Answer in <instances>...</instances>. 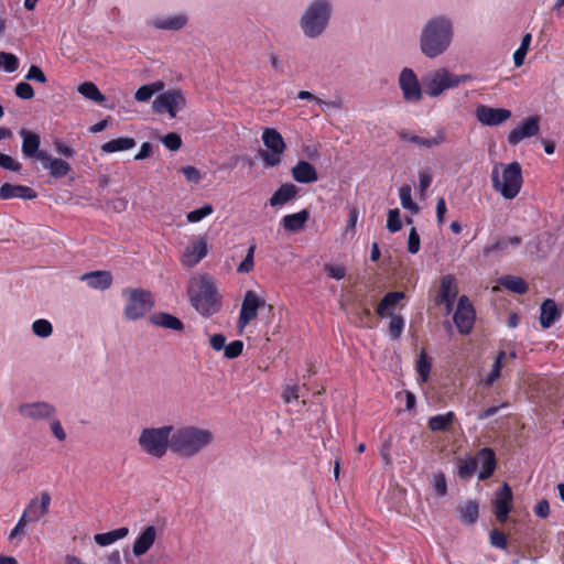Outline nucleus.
Masks as SVG:
<instances>
[{
	"instance_id": "obj_45",
	"label": "nucleus",
	"mask_w": 564,
	"mask_h": 564,
	"mask_svg": "<svg viewBox=\"0 0 564 564\" xmlns=\"http://www.w3.org/2000/svg\"><path fill=\"white\" fill-rule=\"evenodd\" d=\"M505 356H506L505 351H499V354L497 355L495 362L491 367L490 373L488 375L487 379L485 380L486 387H490L495 382V380H497L500 377L501 365H502V360H503Z\"/></svg>"
},
{
	"instance_id": "obj_15",
	"label": "nucleus",
	"mask_w": 564,
	"mask_h": 564,
	"mask_svg": "<svg viewBox=\"0 0 564 564\" xmlns=\"http://www.w3.org/2000/svg\"><path fill=\"white\" fill-rule=\"evenodd\" d=\"M477 120L485 126H498L511 118V111L505 108L479 106L475 111Z\"/></svg>"
},
{
	"instance_id": "obj_36",
	"label": "nucleus",
	"mask_w": 564,
	"mask_h": 564,
	"mask_svg": "<svg viewBox=\"0 0 564 564\" xmlns=\"http://www.w3.org/2000/svg\"><path fill=\"white\" fill-rule=\"evenodd\" d=\"M129 529L127 527H121L116 530L95 534L94 540L99 546H107L120 539H123L128 535Z\"/></svg>"
},
{
	"instance_id": "obj_30",
	"label": "nucleus",
	"mask_w": 564,
	"mask_h": 564,
	"mask_svg": "<svg viewBox=\"0 0 564 564\" xmlns=\"http://www.w3.org/2000/svg\"><path fill=\"white\" fill-rule=\"evenodd\" d=\"M150 321L155 326L172 329L175 332L184 330L183 322L170 313H165V312L155 313L150 316Z\"/></svg>"
},
{
	"instance_id": "obj_63",
	"label": "nucleus",
	"mask_w": 564,
	"mask_h": 564,
	"mask_svg": "<svg viewBox=\"0 0 564 564\" xmlns=\"http://www.w3.org/2000/svg\"><path fill=\"white\" fill-rule=\"evenodd\" d=\"M282 399L284 400L285 403H291L293 400H297L299 399L297 387L296 386L285 387L283 390V393H282Z\"/></svg>"
},
{
	"instance_id": "obj_37",
	"label": "nucleus",
	"mask_w": 564,
	"mask_h": 564,
	"mask_svg": "<svg viewBox=\"0 0 564 564\" xmlns=\"http://www.w3.org/2000/svg\"><path fill=\"white\" fill-rule=\"evenodd\" d=\"M135 147V140L130 137L112 139L101 145V150L106 153L130 150Z\"/></svg>"
},
{
	"instance_id": "obj_55",
	"label": "nucleus",
	"mask_w": 564,
	"mask_h": 564,
	"mask_svg": "<svg viewBox=\"0 0 564 564\" xmlns=\"http://www.w3.org/2000/svg\"><path fill=\"white\" fill-rule=\"evenodd\" d=\"M433 489H434V492L441 497H443L447 494L446 478L443 473H437L434 475Z\"/></svg>"
},
{
	"instance_id": "obj_26",
	"label": "nucleus",
	"mask_w": 564,
	"mask_h": 564,
	"mask_svg": "<svg viewBox=\"0 0 564 564\" xmlns=\"http://www.w3.org/2000/svg\"><path fill=\"white\" fill-rule=\"evenodd\" d=\"M80 280L86 281L91 289L107 290L112 284V274L110 271L97 270L82 275Z\"/></svg>"
},
{
	"instance_id": "obj_53",
	"label": "nucleus",
	"mask_w": 564,
	"mask_h": 564,
	"mask_svg": "<svg viewBox=\"0 0 564 564\" xmlns=\"http://www.w3.org/2000/svg\"><path fill=\"white\" fill-rule=\"evenodd\" d=\"M14 93L19 98H21L23 100H29L34 97L33 87L29 83H25V82H21V83L17 84V86L14 88Z\"/></svg>"
},
{
	"instance_id": "obj_34",
	"label": "nucleus",
	"mask_w": 564,
	"mask_h": 564,
	"mask_svg": "<svg viewBox=\"0 0 564 564\" xmlns=\"http://www.w3.org/2000/svg\"><path fill=\"white\" fill-rule=\"evenodd\" d=\"M405 297L403 292H389L379 302L376 313L380 317H386L388 310L393 308L401 300Z\"/></svg>"
},
{
	"instance_id": "obj_62",
	"label": "nucleus",
	"mask_w": 564,
	"mask_h": 564,
	"mask_svg": "<svg viewBox=\"0 0 564 564\" xmlns=\"http://www.w3.org/2000/svg\"><path fill=\"white\" fill-rule=\"evenodd\" d=\"M534 512L540 518H547L550 514V505L546 499L540 500L536 506L534 507Z\"/></svg>"
},
{
	"instance_id": "obj_10",
	"label": "nucleus",
	"mask_w": 564,
	"mask_h": 564,
	"mask_svg": "<svg viewBox=\"0 0 564 564\" xmlns=\"http://www.w3.org/2000/svg\"><path fill=\"white\" fill-rule=\"evenodd\" d=\"M399 86L402 90L403 98L408 102L421 101L423 94L419 79L411 68H403L399 76Z\"/></svg>"
},
{
	"instance_id": "obj_18",
	"label": "nucleus",
	"mask_w": 564,
	"mask_h": 564,
	"mask_svg": "<svg viewBox=\"0 0 564 564\" xmlns=\"http://www.w3.org/2000/svg\"><path fill=\"white\" fill-rule=\"evenodd\" d=\"M512 490L508 484H503L502 487L496 492L494 499L495 514L498 521L505 522L508 519V514L512 508Z\"/></svg>"
},
{
	"instance_id": "obj_42",
	"label": "nucleus",
	"mask_w": 564,
	"mask_h": 564,
	"mask_svg": "<svg viewBox=\"0 0 564 564\" xmlns=\"http://www.w3.org/2000/svg\"><path fill=\"white\" fill-rule=\"evenodd\" d=\"M163 88L164 84L162 82L143 85L135 91L134 98L140 102L148 101L155 93L161 91Z\"/></svg>"
},
{
	"instance_id": "obj_1",
	"label": "nucleus",
	"mask_w": 564,
	"mask_h": 564,
	"mask_svg": "<svg viewBox=\"0 0 564 564\" xmlns=\"http://www.w3.org/2000/svg\"><path fill=\"white\" fill-rule=\"evenodd\" d=\"M452 39L451 20L445 17H435L427 21L421 32L420 47L426 57L435 58L449 47Z\"/></svg>"
},
{
	"instance_id": "obj_6",
	"label": "nucleus",
	"mask_w": 564,
	"mask_h": 564,
	"mask_svg": "<svg viewBox=\"0 0 564 564\" xmlns=\"http://www.w3.org/2000/svg\"><path fill=\"white\" fill-rule=\"evenodd\" d=\"M172 431V425L143 429L139 436V445L147 454L161 458L169 447L171 448Z\"/></svg>"
},
{
	"instance_id": "obj_60",
	"label": "nucleus",
	"mask_w": 564,
	"mask_h": 564,
	"mask_svg": "<svg viewBox=\"0 0 564 564\" xmlns=\"http://www.w3.org/2000/svg\"><path fill=\"white\" fill-rule=\"evenodd\" d=\"M180 172L184 174L188 182L192 183H198L202 178L200 172L195 166H184Z\"/></svg>"
},
{
	"instance_id": "obj_27",
	"label": "nucleus",
	"mask_w": 564,
	"mask_h": 564,
	"mask_svg": "<svg viewBox=\"0 0 564 564\" xmlns=\"http://www.w3.org/2000/svg\"><path fill=\"white\" fill-rule=\"evenodd\" d=\"M156 539V529L153 525L147 527L133 543L132 552L134 556H141L145 554Z\"/></svg>"
},
{
	"instance_id": "obj_29",
	"label": "nucleus",
	"mask_w": 564,
	"mask_h": 564,
	"mask_svg": "<svg viewBox=\"0 0 564 564\" xmlns=\"http://www.w3.org/2000/svg\"><path fill=\"white\" fill-rule=\"evenodd\" d=\"M560 316L561 311L558 310L554 300L546 299L541 304L540 324L543 328L551 327L555 321L560 318Z\"/></svg>"
},
{
	"instance_id": "obj_4",
	"label": "nucleus",
	"mask_w": 564,
	"mask_h": 564,
	"mask_svg": "<svg viewBox=\"0 0 564 564\" xmlns=\"http://www.w3.org/2000/svg\"><path fill=\"white\" fill-rule=\"evenodd\" d=\"M332 6L328 0H314L300 20L303 33L311 39L319 36L328 25Z\"/></svg>"
},
{
	"instance_id": "obj_8",
	"label": "nucleus",
	"mask_w": 564,
	"mask_h": 564,
	"mask_svg": "<svg viewBox=\"0 0 564 564\" xmlns=\"http://www.w3.org/2000/svg\"><path fill=\"white\" fill-rule=\"evenodd\" d=\"M262 141L268 149L259 151V155L264 167L269 169L278 166L281 163L283 153L286 149V144L281 133L273 128H265L262 133Z\"/></svg>"
},
{
	"instance_id": "obj_22",
	"label": "nucleus",
	"mask_w": 564,
	"mask_h": 564,
	"mask_svg": "<svg viewBox=\"0 0 564 564\" xmlns=\"http://www.w3.org/2000/svg\"><path fill=\"white\" fill-rule=\"evenodd\" d=\"M299 192L300 188L293 183H284L272 194L269 204L273 208L281 207L295 199Z\"/></svg>"
},
{
	"instance_id": "obj_13",
	"label": "nucleus",
	"mask_w": 564,
	"mask_h": 564,
	"mask_svg": "<svg viewBox=\"0 0 564 564\" xmlns=\"http://www.w3.org/2000/svg\"><path fill=\"white\" fill-rule=\"evenodd\" d=\"M265 305V301L259 297L253 291H247L242 300L240 315L238 318V326L243 328L247 324L257 317L258 310L264 307Z\"/></svg>"
},
{
	"instance_id": "obj_25",
	"label": "nucleus",
	"mask_w": 564,
	"mask_h": 564,
	"mask_svg": "<svg viewBox=\"0 0 564 564\" xmlns=\"http://www.w3.org/2000/svg\"><path fill=\"white\" fill-rule=\"evenodd\" d=\"M398 135H399L400 140H402V141L415 143V144H419V145H422V147H425L429 149L442 144L446 139L445 132L443 130H438L436 132V134L430 139L421 138L416 134H413V133H411L409 131H404V130L399 131Z\"/></svg>"
},
{
	"instance_id": "obj_41",
	"label": "nucleus",
	"mask_w": 564,
	"mask_h": 564,
	"mask_svg": "<svg viewBox=\"0 0 564 564\" xmlns=\"http://www.w3.org/2000/svg\"><path fill=\"white\" fill-rule=\"evenodd\" d=\"M432 368V358L427 356L426 350L423 348L420 351L419 359L416 361V371L423 382H426Z\"/></svg>"
},
{
	"instance_id": "obj_49",
	"label": "nucleus",
	"mask_w": 564,
	"mask_h": 564,
	"mask_svg": "<svg viewBox=\"0 0 564 564\" xmlns=\"http://www.w3.org/2000/svg\"><path fill=\"white\" fill-rule=\"evenodd\" d=\"M214 208L210 204H205L203 207L192 210L187 214L186 218L189 223H198L206 216L213 214Z\"/></svg>"
},
{
	"instance_id": "obj_58",
	"label": "nucleus",
	"mask_w": 564,
	"mask_h": 564,
	"mask_svg": "<svg viewBox=\"0 0 564 564\" xmlns=\"http://www.w3.org/2000/svg\"><path fill=\"white\" fill-rule=\"evenodd\" d=\"M26 80H34L42 84H45L47 82V78L44 74V72L37 66V65H31L29 68V72L25 76Z\"/></svg>"
},
{
	"instance_id": "obj_31",
	"label": "nucleus",
	"mask_w": 564,
	"mask_h": 564,
	"mask_svg": "<svg viewBox=\"0 0 564 564\" xmlns=\"http://www.w3.org/2000/svg\"><path fill=\"white\" fill-rule=\"evenodd\" d=\"M310 212L307 209H303L295 214L285 215L282 219V226L288 231L296 232L305 227Z\"/></svg>"
},
{
	"instance_id": "obj_9",
	"label": "nucleus",
	"mask_w": 564,
	"mask_h": 564,
	"mask_svg": "<svg viewBox=\"0 0 564 564\" xmlns=\"http://www.w3.org/2000/svg\"><path fill=\"white\" fill-rule=\"evenodd\" d=\"M186 107V98L182 90L171 89L159 95L152 102V109L158 113L167 112L171 118H175L177 111Z\"/></svg>"
},
{
	"instance_id": "obj_2",
	"label": "nucleus",
	"mask_w": 564,
	"mask_h": 564,
	"mask_svg": "<svg viewBox=\"0 0 564 564\" xmlns=\"http://www.w3.org/2000/svg\"><path fill=\"white\" fill-rule=\"evenodd\" d=\"M188 295L193 307L204 317H209L221 308V297L214 279L208 274L192 282Z\"/></svg>"
},
{
	"instance_id": "obj_11",
	"label": "nucleus",
	"mask_w": 564,
	"mask_h": 564,
	"mask_svg": "<svg viewBox=\"0 0 564 564\" xmlns=\"http://www.w3.org/2000/svg\"><path fill=\"white\" fill-rule=\"evenodd\" d=\"M51 500L52 498L48 491H41L39 497H34L29 501L21 517H23L28 523L39 522L48 513Z\"/></svg>"
},
{
	"instance_id": "obj_52",
	"label": "nucleus",
	"mask_w": 564,
	"mask_h": 564,
	"mask_svg": "<svg viewBox=\"0 0 564 564\" xmlns=\"http://www.w3.org/2000/svg\"><path fill=\"white\" fill-rule=\"evenodd\" d=\"M163 144L170 151H177L182 147L181 135L176 132H169L162 138Z\"/></svg>"
},
{
	"instance_id": "obj_38",
	"label": "nucleus",
	"mask_w": 564,
	"mask_h": 564,
	"mask_svg": "<svg viewBox=\"0 0 564 564\" xmlns=\"http://www.w3.org/2000/svg\"><path fill=\"white\" fill-rule=\"evenodd\" d=\"M457 512L465 523L473 524L476 522L479 516L478 502L475 500H469L464 505L458 506Z\"/></svg>"
},
{
	"instance_id": "obj_64",
	"label": "nucleus",
	"mask_w": 564,
	"mask_h": 564,
	"mask_svg": "<svg viewBox=\"0 0 564 564\" xmlns=\"http://www.w3.org/2000/svg\"><path fill=\"white\" fill-rule=\"evenodd\" d=\"M210 346L216 350L219 351L221 349L225 350L226 347V337L223 334H215L209 339Z\"/></svg>"
},
{
	"instance_id": "obj_57",
	"label": "nucleus",
	"mask_w": 564,
	"mask_h": 564,
	"mask_svg": "<svg viewBox=\"0 0 564 564\" xmlns=\"http://www.w3.org/2000/svg\"><path fill=\"white\" fill-rule=\"evenodd\" d=\"M406 249L412 254L420 250V236L414 227L410 229Z\"/></svg>"
},
{
	"instance_id": "obj_16",
	"label": "nucleus",
	"mask_w": 564,
	"mask_h": 564,
	"mask_svg": "<svg viewBox=\"0 0 564 564\" xmlns=\"http://www.w3.org/2000/svg\"><path fill=\"white\" fill-rule=\"evenodd\" d=\"M19 134L22 138V153L26 158H36L41 161L48 160V153L46 151H40L41 139L35 132L26 129H21Z\"/></svg>"
},
{
	"instance_id": "obj_61",
	"label": "nucleus",
	"mask_w": 564,
	"mask_h": 564,
	"mask_svg": "<svg viewBox=\"0 0 564 564\" xmlns=\"http://www.w3.org/2000/svg\"><path fill=\"white\" fill-rule=\"evenodd\" d=\"M297 97L300 99L314 100L318 105H328V106H332V107H335V108L339 107V102H336V101L325 102L324 100H322L321 98L316 97L315 95H313L312 93H310L307 90H301L299 93Z\"/></svg>"
},
{
	"instance_id": "obj_3",
	"label": "nucleus",
	"mask_w": 564,
	"mask_h": 564,
	"mask_svg": "<svg viewBox=\"0 0 564 564\" xmlns=\"http://www.w3.org/2000/svg\"><path fill=\"white\" fill-rule=\"evenodd\" d=\"M213 438L209 430L184 426L171 435V449L181 456L192 457L208 446Z\"/></svg>"
},
{
	"instance_id": "obj_44",
	"label": "nucleus",
	"mask_w": 564,
	"mask_h": 564,
	"mask_svg": "<svg viewBox=\"0 0 564 564\" xmlns=\"http://www.w3.org/2000/svg\"><path fill=\"white\" fill-rule=\"evenodd\" d=\"M387 316L391 317L389 323V333L392 338L398 339L404 327V319L401 315H394L393 313H388Z\"/></svg>"
},
{
	"instance_id": "obj_12",
	"label": "nucleus",
	"mask_w": 564,
	"mask_h": 564,
	"mask_svg": "<svg viewBox=\"0 0 564 564\" xmlns=\"http://www.w3.org/2000/svg\"><path fill=\"white\" fill-rule=\"evenodd\" d=\"M453 319L459 333L466 335L471 330L475 322V311L466 295H462L458 299L457 310Z\"/></svg>"
},
{
	"instance_id": "obj_32",
	"label": "nucleus",
	"mask_w": 564,
	"mask_h": 564,
	"mask_svg": "<svg viewBox=\"0 0 564 564\" xmlns=\"http://www.w3.org/2000/svg\"><path fill=\"white\" fill-rule=\"evenodd\" d=\"M455 422V414L447 412L429 419L427 426L432 432H447Z\"/></svg>"
},
{
	"instance_id": "obj_23",
	"label": "nucleus",
	"mask_w": 564,
	"mask_h": 564,
	"mask_svg": "<svg viewBox=\"0 0 564 564\" xmlns=\"http://www.w3.org/2000/svg\"><path fill=\"white\" fill-rule=\"evenodd\" d=\"M447 79V69H437L425 80L426 94L431 97H437L443 94L444 90L448 89Z\"/></svg>"
},
{
	"instance_id": "obj_47",
	"label": "nucleus",
	"mask_w": 564,
	"mask_h": 564,
	"mask_svg": "<svg viewBox=\"0 0 564 564\" xmlns=\"http://www.w3.org/2000/svg\"><path fill=\"white\" fill-rule=\"evenodd\" d=\"M254 251H256V245L252 243L247 251V254L245 259L240 262V264L237 268L238 273H249L253 267H254Z\"/></svg>"
},
{
	"instance_id": "obj_24",
	"label": "nucleus",
	"mask_w": 564,
	"mask_h": 564,
	"mask_svg": "<svg viewBox=\"0 0 564 564\" xmlns=\"http://www.w3.org/2000/svg\"><path fill=\"white\" fill-rule=\"evenodd\" d=\"M294 181L302 184L314 183L318 180V174L313 164L307 161L301 160L291 170Z\"/></svg>"
},
{
	"instance_id": "obj_50",
	"label": "nucleus",
	"mask_w": 564,
	"mask_h": 564,
	"mask_svg": "<svg viewBox=\"0 0 564 564\" xmlns=\"http://www.w3.org/2000/svg\"><path fill=\"white\" fill-rule=\"evenodd\" d=\"M387 228L391 232L401 230L402 221L400 219V210L398 208L390 209L388 212Z\"/></svg>"
},
{
	"instance_id": "obj_56",
	"label": "nucleus",
	"mask_w": 564,
	"mask_h": 564,
	"mask_svg": "<svg viewBox=\"0 0 564 564\" xmlns=\"http://www.w3.org/2000/svg\"><path fill=\"white\" fill-rule=\"evenodd\" d=\"M0 167L13 172H19L22 169V165L10 155L0 153Z\"/></svg>"
},
{
	"instance_id": "obj_51",
	"label": "nucleus",
	"mask_w": 564,
	"mask_h": 564,
	"mask_svg": "<svg viewBox=\"0 0 564 564\" xmlns=\"http://www.w3.org/2000/svg\"><path fill=\"white\" fill-rule=\"evenodd\" d=\"M489 541H490V544L495 547L502 549V550L507 549V545H508L507 536L502 531H500L498 529H494L490 531Z\"/></svg>"
},
{
	"instance_id": "obj_7",
	"label": "nucleus",
	"mask_w": 564,
	"mask_h": 564,
	"mask_svg": "<svg viewBox=\"0 0 564 564\" xmlns=\"http://www.w3.org/2000/svg\"><path fill=\"white\" fill-rule=\"evenodd\" d=\"M122 294L127 300L123 315L128 321L142 318L154 305L152 294L149 290L140 288L126 289Z\"/></svg>"
},
{
	"instance_id": "obj_20",
	"label": "nucleus",
	"mask_w": 564,
	"mask_h": 564,
	"mask_svg": "<svg viewBox=\"0 0 564 564\" xmlns=\"http://www.w3.org/2000/svg\"><path fill=\"white\" fill-rule=\"evenodd\" d=\"M458 294L455 276L444 275L441 280L440 293L435 299L436 304L445 303L447 311L452 310L453 303Z\"/></svg>"
},
{
	"instance_id": "obj_19",
	"label": "nucleus",
	"mask_w": 564,
	"mask_h": 564,
	"mask_svg": "<svg viewBox=\"0 0 564 564\" xmlns=\"http://www.w3.org/2000/svg\"><path fill=\"white\" fill-rule=\"evenodd\" d=\"M18 410L22 416L31 420H45L55 414V408L47 402L21 404Z\"/></svg>"
},
{
	"instance_id": "obj_43",
	"label": "nucleus",
	"mask_w": 564,
	"mask_h": 564,
	"mask_svg": "<svg viewBox=\"0 0 564 564\" xmlns=\"http://www.w3.org/2000/svg\"><path fill=\"white\" fill-rule=\"evenodd\" d=\"M186 22L187 19L184 15H177L158 21L156 26L164 30H180Z\"/></svg>"
},
{
	"instance_id": "obj_5",
	"label": "nucleus",
	"mask_w": 564,
	"mask_h": 564,
	"mask_svg": "<svg viewBox=\"0 0 564 564\" xmlns=\"http://www.w3.org/2000/svg\"><path fill=\"white\" fill-rule=\"evenodd\" d=\"M492 187L505 199H513L522 186V170L518 162H512L503 167L501 177L498 166L491 172Z\"/></svg>"
},
{
	"instance_id": "obj_59",
	"label": "nucleus",
	"mask_w": 564,
	"mask_h": 564,
	"mask_svg": "<svg viewBox=\"0 0 564 564\" xmlns=\"http://www.w3.org/2000/svg\"><path fill=\"white\" fill-rule=\"evenodd\" d=\"M324 270L328 276L335 280H341L346 275V268L344 265L325 264Z\"/></svg>"
},
{
	"instance_id": "obj_28",
	"label": "nucleus",
	"mask_w": 564,
	"mask_h": 564,
	"mask_svg": "<svg viewBox=\"0 0 564 564\" xmlns=\"http://www.w3.org/2000/svg\"><path fill=\"white\" fill-rule=\"evenodd\" d=\"M478 462L481 463V470L478 474L480 480L488 479L494 474L497 460L495 452L489 447L481 448L477 454Z\"/></svg>"
},
{
	"instance_id": "obj_40",
	"label": "nucleus",
	"mask_w": 564,
	"mask_h": 564,
	"mask_svg": "<svg viewBox=\"0 0 564 564\" xmlns=\"http://www.w3.org/2000/svg\"><path fill=\"white\" fill-rule=\"evenodd\" d=\"M77 90L85 98H87L91 101H95V102H102L106 99L105 95L101 94V91L98 89V87L91 82H85V83L80 84L77 87Z\"/></svg>"
},
{
	"instance_id": "obj_39",
	"label": "nucleus",
	"mask_w": 564,
	"mask_h": 564,
	"mask_svg": "<svg viewBox=\"0 0 564 564\" xmlns=\"http://www.w3.org/2000/svg\"><path fill=\"white\" fill-rule=\"evenodd\" d=\"M478 458L477 457H467L464 459H459L457 465V475L460 479L467 481L469 480L477 470Z\"/></svg>"
},
{
	"instance_id": "obj_35",
	"label": "nucleus",
	"mask_w": 564,
	"mask_h": 564,
	"mask_svg": "<svg viewBox=\"0 0 564 564\" xmlns=\"http://www.w3.org/2000/svg\"><path fill=\"white\" fill-rule=\"evenodd\" d=\"M498 282L501 286L516 294L522 295L529 290L527 282L520 276L503 275L498 280Z\"/></svg>"
},
{
	"instance_id": "obj_33",
	"label": "nucleus",
	"mask_w": 564,
	"mask_h": 564,
	"mask_svg": "<svg viewBox=\"0 0 564 564\" xmlns=\"http://www.w3.org/2000/svg\"><path fill=\"white\" fill-rule=\"evenodd\" d=\"M43 167L50 170V174L52 177L61 178L66 176L72 167L69 163L62 159H52L48 155V160L42 161Z\"/></svg>"
},
{
	"instance_id": "obj_17",
	"label": "nucleus",
	"mask_w": 564,
	"mask_h": 564,
	"mask_svg": "<svg viewBox=\"0 0 564 564\" xmlns=\"http://www.w3.org/2000/svg\"><path fill=\"white\" fill-rule=\"evenodd\" d=\"M540 120L536 116L527 118L520 126L512 129L508 134V142L511 145H517L524 138L534 137L539 133Z\"/></svg>"
},
{
	"instance_id": "obj_54",
	"label": "nucleus",
	"mask_w": 564,
	"mask_h": 564,
	"mask_svg": "<svg viewBox=\"0 0 564 564\" xmlns=\"http://www.w3.org/2000/svg\"><path fill=\"white\" fill-rule=\"evenodd\" d=\"M243 343L241 340H234L225 347L224 355L228 359L237 358L241 355Z\"/></svg>"
},
{
	"instance_id": "obj_46",
	"label": "nucleus",
	"mask_w": 564,
	"mask_h": 564,
	"mask_svg": "<svg viewBox=\"0 0 564 564\" xmlns=\"http://www.w3.org/2000/svg\"><path fill=\"white\" fill-rule=\"evenodd\" d=\"M32 330L36 336L46 338L52 335L53 327L47 319H36L32 324Z\"/></svg>"
},
{
	"instance_id": "obj_14",
	"label": "nucleus",
	"mask_w": 564,
	"mask_h": 564,
	"mask_svg": "<svg viewBox=\"0 0 564 564\" xmlns=\"http://www.w3.org/2000/svg\"><path fill=\"white\" fill-rule=\"evenodd\" d=\"M208 252V238L206 235L193 239L184 250L181 261L187 268L195 267Z\"/></svg>"
},
{
	"instance_id": "obj_21",
	"label": "nucleus",
	"mask_w": 564,
	"mask_h": 564,
	"mask_svg": "<svg viewBox=\"0 0 564 564\" xmlns=\"http://www.w3.org/2000/svg\"><path fill=\"white\" fill-rule=\"evenodd\" d=\"M37 197V193L25 185H15L11 183H4L0 187V198L1 199H11V198H21V199H35Z\"/></svg>"
},
{
	"instance_id": "obj_48",
	"label": "nucleus",
	"mask_w": 564,
	"mask_h": 564,
	"mask_svg": "<svg viewBox=\"0 0 564 564\" xmlns=\"http://www.w3.org/2000/svg\"><path fill=\"white\" fill-rule=\"evenodd\" d=\"M0 65L3 66L8 73H13L19 67V61L14 54L0 52Z\"/></svg>"
}]
</instances>
